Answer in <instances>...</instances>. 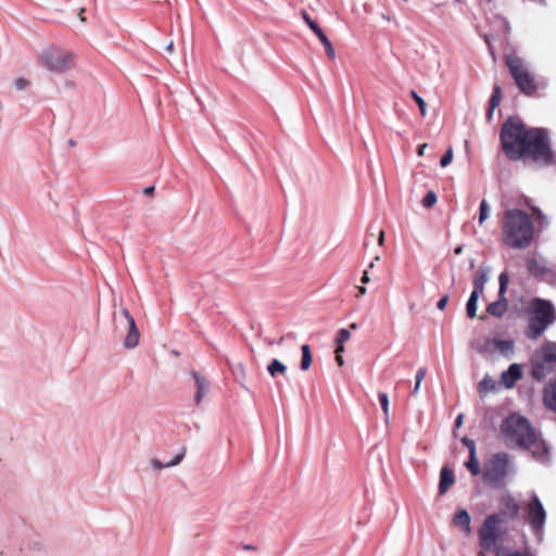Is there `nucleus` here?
<instances>
[{"instance_id": "obj_2", "label": "nucleus", "mask_w": 556, "mask_h": 556, "mask_svg": "<svg viewBox=\"0 0 556 556\" xmlns=\"http://www.w3.org/2000/svg\"><path fill=\"white\" fill-rule=\"evenodd\" d=\"M534 227L530 216L519 208H508L502 222L503 242L511 249L522 250L530 245Z\"/></svg>"}, {"instance_id": "obj_30", "label": "nucleus", "mask_w": 556, "mask_h": 556, "mask_svg": "<svg viewBox=\"0 0 556 556\" xmlns=\"http://www.w3.org/2000/svg\"><path fill=\"white\" fill-rule=\"evenodd\" d=\"M302 17L306 25L313 30V33L318 37V39L325 35L321 28L317 25L315 21L311 18V16L304 11L302 12Z\"/></svg>"}, {"instance_id": "obj_56", "label": "nucleus", "mask_w": 556, "mask_h": 556, "mask_svg": "<svg viewBox=\"0 0 556 556\" xmlns=\"http://www.w3.org/2000/svg\"><path fill=\"white\" fill-rule=\"evenodd\" d=\"M379 261H380V256H379V255H377V256L374 258V261L370 263L369 267H370V268H372V267L375 266V264H377V262H379Z\"/></svg>"}, {"instance_id": "obj_40", "label": "nucleus", "mask_w": 556, "mask_h": 556, "mask_svg": "<svg viewBox=\"0 0 556 556\" xmlns=\"http://www.w3.org/2000/svg\"><path fill=\"white\" fill-rule=\"evenodd\" d=\"M462 441L467 446L469 453L477 452L476 444L472 440L465 437V438H463Z\"/></svg>"}, {"instance_id": "obj_4", "label": "nucleus", "mask_w": 556, "mask_h": 556, "mask_svg": "<svg viewBox=\"0 0 556 556\" xmlns=\"http://www.w3.org/2000/svg\"><path fill=\"white\" fill-rule=\"evenodd\" d=\"M534 432L529 421L518 414L509 415L501 425V433L509 447L529 445Z\"/></svg>"}, {"instance_id": "obj_14", "label": "nucleus", "mask_w": 556, "mask_h": 556, "mask_svg": "<svg viewBox=\"0 0 556 556\" xmlns=\"http://www.w3.org/2000/svg\"><path fill=\"white\" fill-rule=\"evenodd\" d=\"M523 371L520 364L514 363L501 374L500 383L505 389H513L517 381L522 378Z\"/></svg>"}, {"instance_id": "obj_33", "label": "nucleus", "mask_w": 556, "mask_h": 556, "mask_svg": "<svg viewBox=\"0 0 556 556\" xmlns=\"http://www.w3.org/2000/svg\"><path fill=\"white\" fill-rule=\"evenodd\" d=\"M410 96L416 101V103L420 110V114L422 116H426L427 115V104H426L425 100L416 91H410Z\"/></svg>"}, {"instance_id": "obj_3", "label": "nucleus", "mask_w": 556, "mask_h": 556, "mask_svg": "<svg viewBox=\"0 0 556 556\" xmlns=\"http://www.w3.org/2000/svg\"><path fill=\"white\" fill-rule=\"evenodd\" d=\"M530 318L526 336L531 340L539 339L556 320L554 305L546 300L535 299L530 304Z\"/></svg>"}, {"instance_id": "obj_34", "label": "nucleus", "mask_w": 556, "mask_h": 556, "mask_svg": "<svg viewBox=\"0 0 556 556\" xmlns=\"http://www.w3.org/2000/svg\"><path fill=\"white\" fill-rule=\"evenodd\" d=\"M320 42L323 43L325 50H326V53L331 58V59H334L336 58V51L330 42V40L328 39V37L326 35L321 36L319 38Z\"/></svg>"}, {"instance_id": "obj_29", "label": "nucleus", "mask_w": 556, "mask_h": 556, "mask_svg": "<svg viewBox=\"0 0 556 556\" xmlns=\"http://www.w3.org/2000/svg\"><path fill=\"white\" fill-rule=\"evenodd\" d=\"M379 402L383 412L384 421L386 424H389L390 421V402L389 396L387 393L381 392L379 393Z\"/></svg>"}, {"instance_id": "obj_18", "label": "nucleus", "mask_w": 556, "mask_h": 556, "mask_svg": "<svg viewBox=\"0 0 556 556\" xmlns=\"http://www.w3.org/2000/svg\"><path fill=\"white\" fill-rule=\"evenodd\" d=\"M454 483L455 476L453 470L448 467H442L440 471V481L438 485L440 495L445 494Z\"/></svg>"}, {"instance_id": "obj_37", "label": "nucleus", "mask_w": 556, "mask_h": 556, "mask_svg": "<svg viewBox=\"0 0 556 556\" xmlns=\"http://www.w3.org/2000/svg\"><path fill=\"white\" fill-rule=\"evenodd\" d=\"M496 556H532V555H530L528 553L523 554V553H520L517 551H507L504 547H500L496 551Z\"/></svg>"}, {"instance_id": "obj_17", "label": "nucleus", "mask_w": 556, "mask_h": 556, "mask_svg": "<svg viewBox=\"0 0 556 556\" xmlns=\"http://www.w3.org/2000/svg\"><path fill=\"white\" fill-rule=\"evenodd\" d=\"M491 267L488 265H482L476 277L473 278V291L478 294H483L486 282L489 281V277L491 274Z\"/></svg>"}, {"instance_id": "obj_21", "label": "nucleus", "mask_w": 556, "mask_h": 556, "mask_svg": "<svg viewBox=\"0 0 556 556\" xmlns=\"http://www.w3.org/2000/svg\"><path fill=\"white\" fill-rule=\"evenodd\" d=\"M508 308V302L506 298H498L497 301L492 302L488 305V313L494 317H502Z\"/></svg>"}, {"instance_id": "obj_35", "label": "nucleus", "mask_w": 556, "mask_h": 556, "mask_svg": "<svg viewBox=\"0 0 556 556\" xmlns=\"http://www.w3.org/2000/svg\"><path fill=\"white\" fill-rule=\"evenodd\" d=\"M437 194L433 191H429L422 200V206L430 208L437 203Z\"/></svg>"}, {"instance_id": "obj_8", "label": "nucleus", "mask_w": 556, "mask_h": 556, "mask_svg": "<svg viewBox=\"0 0 556 556\" xmlns=\"http://www.w3.org/2000/svg\"><path fill=\"white\" fill-rule=\"evenodd\" d=\"M114 332L124 336L123 345L126 349H135L139 343V330L134 317L126 307L113 313Z\"/></svg>"}, {"instance_id": "obj_44", "label": "nucleus", "mask_w": 556, "mask_h": 556, "mask_svg": "<svg viewBox=\"0 0 556 556\" xmlns=\"http://www.w3.org/2000/svg\"><path fill=\"white\" fill-rule=\"evenodd\" d=\"M344 351H345V344L336 343V350H334L336 355H342V353H344Z\"/></svg>"}, {"instance_id": "obj_51", "label": "nucleus", "mask_w": 556, "mask_h": 556, "mask_svg": "<svg viewBox=\"0 0 556 556\" xmlns=\"http://www.w3.org/2000/svg\"><path fill=\"white\" fill-rule=\"evenodd\" d=\"M420 387H421V382L416 381L415 382V387H414V391H413V394L415 396L418 394Z\"/></svg>"}, {"instance_id": "obj_19", "label": "nucleus", "mask_w": 556, "mask_h": 556, "mask_svg": "<svg viewBox=\"0 0 556 556\" xmlns=\"http://www.w3.org/2000/svg\"><path fill=\"white\" fill-rule=\"evenodd\" d=\"M185 454H186V448H181L180 452L169 462H166V463H163L161 462L160 459L157 458H152L150 460V465H151V468L153 470H162V469H165V468H172V467H175L177 465H179L184 457H185Z\"/></svg>"}, {"instance_id": "obj_48", "label": "nucleus", "mask_w": 556, "mask_h": 556, "mask_svg": "<svg viewBox=\"0 0 556 556\" xmlns=\"http://www.w3.org/2000/svg\"><path fill=\"white\" fill-rule=\"evenodd\" d=\"M427 147H428V144H427V143H424V144H421V146L418 148V155H419V156L425 155V151H426Z\"/></svg>"}, {"instance_id": "obj_57", "label": "nucleus", "mask_w": 556, "mask_h": 556, "mask_svg": "<svg viewBox=\"0 0 556 556\" xmlns=\"http://www.w3.org/2000/svg\"><path fill=\"white\" fill-rule=\"evenodd\" d=\"M245 551H257V547L254 545H245Z\"/></svg>"}, {"instance_id": "obj_55", "label": "nucleus", "mask_w": 556, "mask_h": 556, "mask_svg": "<svg viewBox=\"0 0 556 556\" xmlns=\"http://www.w3.org/2000/svg\"><path fill=\"white\" fill-rule=\"evenodd\" d=\"M496 108H493L491 104H490V109H489V112H488V118L491 119L493 117V114H494V111H495Z\"/></svg>"}, {"instance_id": "obj_20", "label": "nucleus", "mask_w": 556, "mask_h": 556, "mask_svg": "<svg viewBox=\"0 0 556 556\" xmlns=\"http://www.w3.org/2000/svg\"><path fill=\"white\" fill-rule=\"evenodd\" d=\"M502 513L509 517H515L518 514L519 506L516 500L510 494H503L501 497Z\"/></svg>"}, {"instance_id": "obj_6", "label": "nucleus", "mask_w": 556, "mask_h": 556, "mask_svg": "<svg viewBox=\"0 0 556 556\" xmlns=\"http://www.w3.org/2000/svg\"><path fill=\"white\" fill-rule=\"evenodd\" d=\"M39 62L50 72L64 74L75 66L76 55L59 46H50L41 51Z\"/></svg>"}, {"instance_id": "obj_58", "label": "nucleus", "mask_w": 556, "mask_h": 556, "mask_svg": "<svg viewBox=\"0 0 556 556\" xmlns=\"http://www.w3.org/2000/svg\"><path fill=\"white\" fill-rule=\"evenodd\" d=\"M357 328H358V326H357V324H356V323H352V324L350 325V329H352V330H357Z\"/></svg>"}, {"instance_id": "obj_53", "label": "nucleus", "mask_w": 556, "mask_h": 556, "mask_svg": "<svg viewBox=\"0 0 556 556\" xmlns=\"http://www.w3.org/2000/svg\"><path fill=\"white\" fill-rule=\"evenodd\" d=\"M357 289H358V294H357L358 296H363L367 292V289L365 287H363V286L358 287Z\"/></svg>"}, {"instance_id": "obj_5", "label": "nucleus", "mask_w": 556, "mask_h": 556, "mask_svg": "<svg viewBox=\"0 0 556 556\" xmlns=\"http://www.w3.org/2000/svg\"><path fill=\"white\" fill-rule=\"evenodd\" d=\"M556 370V342L545 341L530 358V374L536 381L544 380Z\"/></svg>"}, {"instance_id": "obj_49", "label": "nucleus", "mask_w": 556, "mask_h": 556, "mask_svg": "<svg viewBox=\"0 0 556 556\" xmlns=\"http://www.w3.org/2000/svg\"><path fill=\"white\" fill-rule=\"evenodd\" d=\"M463 420H464V415H463V414H459V415L457 416V418H456V421H455V424H456V427H457V428L462 427V425H463Z\"/></svg>"}, {"instance_id": "obj_32", "label": "nucleus", "mask_w": 556, "mask_h": 556, "mask_svg": "<svg viewBox=\"0 0 556 556\" xmlns=\"http://www.w3.org/2000/svg\"><path fill=\"white\" fill-rule=\"evenodd\" d=\"M351 339V332L350 330L345 328H341L338 330L334 343H342L345 344Z\"/></svg>"}, {"instance_id": "obj_22", "label": "nucleus", "mask_w": 556, "mask_h": 556, "mask_svg": "<svg viewBox=\"0 0 556 556\" xmlns=\"http://www.w3.org/2000/svg\"><path fill=\"white\" fill-rule=\"evenodd\" d=\"M543 399L548 408L556 410V379L545 387Z\"/></svg>"}, {"instance_id": "obj_42", "label": "nucleus", "mask_w": 556, "mask_h": 556, "mask_svg": "<svg viewBox=\"0 0 556 556\" xmlns=\"http://www.w3.org/2000/svg\"><path fill=\"white\" fill-rule=\"evenodd\" d=\"M447 302H448V296H447V295L442 296V298L439 300L438 304H437L438 308H439L440 311H443V309L446 307Z\"/></svg>"}, {"instance_id": "obj_45", "label": "nucleus", "mask_w": 556, "mask_h": 556, "mask_svg": "<svg viewBox=\"0 0 556 556\" xmlns=\"http://www.w3.org/2000/svg\"><path fill=\"white\" fill-rule=\"evenodd\" d=\"M228 363H229L233 374H236V375L240 374V371H241V364L240 363L232 364L230 361H228Z\"/></svg>"}, {"instance_id": "obj_28", "label": "nucleus", "mask_w": 556, "mask_h": 556, "mask_svg": "<svg viewBox=\"0 0 556 556\" xmlns=\"http://www.w3.org/2000/svg\"><path fill=\"white\" fill-rule=\"evenodd\" d=\"M465 466L473 476L481 473L479 460L477 458V452L469 453V460L465 464Z\"/></svg>"}, {"instance_id": "obj_11", "label": "nucleus", "mask_w": 556, "mask_h": 556, "mask_svg": "<svg viewBox=\"0 0 556 556\" xmlns=\"http://www.w3.org/2000/svg\"><path fill=\"white\" fill-rule=\"evenodd\" d=\"M546 520V511L536 495H533L527 506V521L530 523L538 541L542 540V531Z\"/></svg>"}, {"instance_id": "obj_50", "label": "nucleus", "mask_w": 556, "mask_h": 556, "mask_svg": "<svg viewBox=\"0 0 556 556\" xmlns=\"http://www.w3.org/2000/svg\"><path fill=\"white\" fill-rule=\"evenodd\" d=\"M336 362L340 367L344 366V359L342 355H336Z\"/></svg>"}, {"instance_id": "obj_61", "label": "nucleus", "mask_w": 556, "mask_h": 556, "mask_svg": "<svg viewBox=\"0 0 556 556\" xmlns=\"http://www.w3.org/2000/svg\"><path fill=\"white\" fill-rule=\"evenodd\" d=\"M473 266H475V262H473V261H471V262H470V267L472 268Z\"/></svg>"}, {"instance_id": "obj_15", "label": "nucleus", "mask_w": 556, "mask_h": 556, "mask_svg": "<svg viewBox=\"0 0 556 556\" xmlns=\"http://www.w3.org/2000/svg\"><path fill=\"white\" fill-rule=\"evenodd\" d=\"M522 448L530 450L532 455L539 460H544L548 454L546 443L539 438L536 432L533 433L532 442L529 443V445H523Z\"/></svg>"}, {"instance_id": "obj_39", "label": "nucleus", "mask_w": 556, "mask_h": 556, "mask_svg": "<svg viewBox=\"0 0 556 556\" xmlns=\"http://www.w3.org/2000/svg\"><path fill=\"white\" fill-rule=\"evenodd\" d=\"M462 441L467 446L469 453L477 452L476 444L472 440L465 437V438H463Z\"/></svg>"}, {"instance_id": "obj_27", "label": "nucleus", "mask_w": 556, "mask_h": 556, "mask_svg": "<svg viewBox=\"0 0 556 556\" xmlns=\"http://www.w3.org/2000/svg\"><path fill=\"white\" fill-rule=\"evenodd\" d=\"M267 371L270 375V377H276L277 375H285L287 371V366L279 359H273L270 364L267 366Z\"/></svg>"}, {"instance_id": "obj_16", "label": "nucleus", "mask_w": 556, "mask_h": 556, "mask_svg": "<svg viewBox=\"0 0 556 556\" xmlns=\"http://www.w3.org/2000/svg\"><path fill=\"white\" fill-rule=\"evenodd\" d=\"M453 525L465 535L471 533V517L465 509H458L453 517Z\"/></svg>"}, {"instance_id": "obj_7", "label": "nucleus", "mask_w": 556, "mask_h": 556, "mask_svg": "<svg viewBox=\"0 0 556 556\" xmlns=\"http://www.w3.org/2000/svg\"><path fill=\"white\" fill-rule=\"evenodd\" d=\"M514 471L513 463L506 453L492 455L484 464L483 479L493 486H501Z\"/></svg>"}, {"instance_id": "obj_54", "label": "nucleus", "mask_w": 556, "mask_h": 556, "mask_svg": "<svg viewBox=\"0 0 556 556\" xmlns=\"http://www.w3.org/2000/svg\"><path fill=\"white\" fill-rule=\"evenodd\" d=\"M165 49H166V51H167L168 53H173V52H174V42H173V41H170V42L166 46V48H165Z\"/></svg>"}, {"instance_id": "obj_13", "label": "nucleus", "mask_w": 556, "mask_h": 556, "mask_svg": "<svg viewBox=\"0 0 556 556\" xmlns=\"http://www.w3.org/2000/svg\"><path fill=\"white\" fill-rule=\"evenodd\" d=\"M190 376L192 377L194 382V402L197 405H199L203 401V399L208 394L211 383L208 379L199 371L193 370L190 372Z\"/></svg>"}, {"instance_id": "obj_38", "label": "nucleus", "mask_w": 556, "mask_h": 556, "mask_svg": "<svg viewBox=\"0 0 556 556\" xmlns=\"http://www.w3.org/2000/svg\"><path fill=\"white\" fill-rule=\"evenodd\" d=\"M501 98H502L501 88L500 87H495L494 91H493V94H492V97L490 99V104L493 108H497L500 102H501Z\"/></svg>"}, {"instance_id": "obj_26", "label": "nucleus", "mask_w": 556, "mask_h": 556, "mask_svg": "<svg viewBox=\"0 0 556 556\" xmlns=\"http://www.w3.org/2000/svg\"><path fill=\"white\" fill-rule=\"evenodd\" d=\"M495 390L496 381L490 376L483 377V379L479 382V392L483 395L490 392H494Z\"/></svg>"}, {"instance_id": "obj_43", "label": "nucleus", "mask_w": 556, "mask_h": 556, "mask_svg": "<svg viewBox=\"0 0 556 556\" xmlns=\"http://www.w3.org/2000/svg\"><path fill=\"white\" fill-rule=\"evenodd\" d=\"M426 376V369L425 368H419L416 372V381L418 382H422L424 378Z\"/></svg>"}, {"instance_id": "obj_52", "label": "nucleus", "mask_w": 556, "mask_h": 556, "mask_svg": "<svg viewBox=\"0 0 556 556\" xmlns=\"http://www.w3.org/2000/svg\"><path fill=\"white\" fill-rule=\"evenodd\" d=\"M153 192H154V187L153 186L147 187L143 190V193L147 194V195H151Z\"/></svg>"}, {"instance_id": "obj_9", "label": "nucleus", "mask_w": 556, "mask_h": 556, "mask_svg": "<svg viewBox=\"0 0 556 556\" xmlns=\"http://www.w3.org/2000/svg\"><path fill=\"white\" fill-rule=\"evenodd\" d=\"M506 64L519 89L526 94L534 93L538 86L527 62L516 54H510L506 58Z\"/></svg>"}, {"instance_id": "obj_59", "label": "nucleus", "mask_w": 556, "mask_h": 556, "mask_svg": "<svg viewBox=\"0 0 556 556\" xmlns=\"http://www.w3.org/2000/svg\"><path fill=\"white\" fill-rule=\"evenodd\" d=\"M85 10L81 9L80 12H79V17H80V21L84 22L85 21V17L83 16Z\"/></svg>"}, {"instance_id": "obj_25", "label": "nucleus", "mask_w": 556, "mask_h": 556, "mask_svg": "<svg viewBox=\"0 0 556 556\" xmlns=\"http://www.w3.org/2000/svg\"><path fill=\"white\" fill-rule=\"evenodd\" d=\"M301 353H302L301 369L303 371H307L311 368V365H312V362H313V356H312V352H311L309 345L303 344L301 346Z\"/></svg>"}, {"instance_id": "obj_31", "label": "nucleus", "mask_w": 556, "mask_h": 556, "mask_svg": "<svg viewBox=\"0 0 556 556\" xmlns=\"http://www.w3.org/2000/svg\"><path fill=\"white\" fill-rule=\"evenodd\" d=\"M508 282H509L508 274L505 271L502 273L498 277V283H500L498 298H506L505 294L507 291Z\"/></svg>"}, {"instance_id": "obj_46", "label": "nucleus", "mask_w": 556, "mask_h": 556, "mask_svg": "<svg viewBox=\"0 0 556 556\" xmlns=\"http://www.w3.org/2000/svg\"><path fill=\"white\" fill-rule=\"evenodd\" d=\"M378 244L382 247L384 244V231L380 230L379 237H378Z\"/></svg>"}, {"instance_id": "obj_23", "label": "nucleus", "mask_w": 556, "mask_h": 556, "mask_svg": "<svg viewBox=\"0 0 556 556\" xmlns=\"http://www.w3.org/2000/svg\"><path fill=\"white\" fill-rule=\"evenodd\" d=\"M490 217L491 206L486 200H482L479 206L478 226L484 230L486 228V222L490 219Z\"/></svg>"}, {"instance_id": "obj_1", "label": "nucleus", "mask_w": 556, "mask_h": 556, "mask_svg": "<svg viewBox=\"0 0 556 556\" xmlns=\"http://www.w3.org/2000/svg\"><path fill=\"white\" fill-rule=\"evenodd\" d=\"M501 141L504 153L510 160L531 157L544 165L554 162L546 130L542 128L526 129L517 117L506 119L502 127Z\"/></svg>"}, {"instance_id": "obj_60", "label": "nucleus", "mask_w": 556, "mask_h": 556, "mask_svg": "<svg viewBox=\"0 0 556 556\" xmlns=\"http://www.w3.org/2000/svg\"><path fill=\"white\" fill-rule=\"evenodd\" d=\"M462 251H463V248H462V247H458V248H456V249H455V253H456V254H460V253H462Z\"/></svg>"}, {"instance_id": "obj_41", "label": "nucleus", "mask_w": 556, "mask_h": 556, "mask_svg": "<svg viewBox=\"0 0 556 556\" xmlns=\"http://www.w3.org/2000/svg\"><path fill=\"white\" fill-rule=\"evenodd\" d=\"M28 81L25 78H17L14 80V86L17 90H23L27 87Z\"/></svg>"}, {"instance_id": "obj_36", "label": "nucleus", "mask_w": 556, "mask_h": 556, "mask_svg": "<svg viewBox=\"0 0 556 556\" xmlns=\"http://www.w3.org/2000/svg\"><path fill=\"white\" fill-rule=\"evenodd\" d=\"M453 159H454L453 148H448L440 161L441 167H443V168L447 167L453 162Z\"/></svg>"}, {"instance_id": "obj_12", "label": "nucleus", "mask_w": 556, "mask_h": 556, "mask_svg": "<svg viewBox=\"0 0 556 556\" xmlns=\"http://www.w3.org/2000/svg\"><path fill=\"white\" fill-rule=\"evenodd\" d=\"M501 522L502 518L500 515H491L485 519L479 531V538L483 548L488 549L495 544Z\"/></svg>"}, {"instance_id": "obj_47", "label": "nucleus", "mask_w": 556, "mask_h": 556, "mask_svg": "<svg viewBox=\"0 0 556 556\" xmlns=\"http://www.w3.org/2000/svg\"><path fill=\"white\" fill-rule=\"evenodd\" d=\"M369 281H370V278H369L368 270H365V271L363 273L362 282H363V283H368Z\"/></svg>"}, {"instance_id": "obj_10", "label": "nucleus", "mask_w": 556, "mask_h": 556, "mask_svg": "<svg viewBox=\"0 0 556 556\" xmlns=\"http://www.w3.org/2000/svg\"><path fill=\"white\" fill-rule=\"evenodd\" d=\"M477 351L489 359L496 357L509 359L515 355V342L498 337L488 338L477 348Z\"/></svg>"}, {"instance_id": "obj_24", "label": "nucleus", "mask_w": 556, "mask_h": 556, "mask_svg": "<svg viewBox=\"0 0 556 556\" xmlns=\"http://www.w3.org/2000/svg\"><path fill=\"white\" fill-rule=\"evenodd\" d=\"M481 294H478L477 292H471L467 304H466V312L469 318H475L477 316V308H478V301Z\"/></svg>"}]
</instances>
